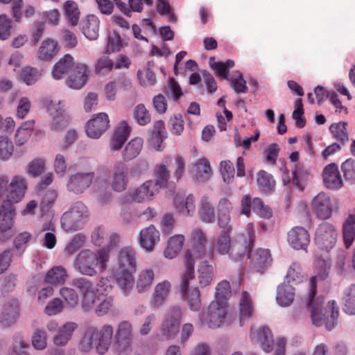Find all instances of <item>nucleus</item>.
Here are the masks:
<instances>
[{"instance_id":"4","label":"nucleus","mask_w":355,"mask_h":355,"mask_svg":"<svg viewBox=\"0 0 355 355\" xmlns=\"http://www.w3.org/2000/svg\"><path fill=\"white\" fill-rule=\"evenodd\" d=\"M109 260L110 254L106 248L97 251L85 249L78 254L73 265L80 274L92 277L104 272L107 268Z\"/></svg>"},{"instance_id":"13","label":"nucleus","mask_w":355,"mask_h":355,"mask_svg":"<svg viewBox=\"0 0 355 355\" xmlns=\"http://www.w3.org/2000/svg\"><path fill=\"white\" fill-rule=\"evenodd\" d=\"M182 316V309L180 306L170 307L160 327V333L163 338L170 340L178 335Z\"/></svg>"},{"instance_id":"17","label":"nucleus","mask_w":355,"mask_h":355,"mask_svg":"<svg viewBox=\"0 0 355 355\" xmlns=\"http://www.w3.org/2000/svg\"><path fill=\"white\" fill-rule=\"evenodd\" d=\"M241 214L250 217L251 210L263 218H270L272 212L270 208L265 205L259 198L252 199L250 195H245L241 200Z\"/></svg>"},{"instance_id":"63","label":"nucleus","mask_w":355,"mask_h":355,"mask_svg":"<svg viewBox=\"0 0 355 355\" xmlns=\"http://www.w3.org/2000/svg\"><path fill=\"white\" fill-rule=\"evenodd\" d=\"M31 341L35 349H44L47 346V336L46 332L44 330H35L33 334Z\"/></svg>"},{"instance_id":"22","label":"nucleus","mask_w":355,"mask_h":355,"mask_svg":"<svg viewBox=\"0 0 355 355\" xmlns=\"http://www.w3.org/2000/svg\"><path fill=\"white\" fill-rule=\"evenodd\" d=\"M159 191L156 183L151 180H147L139 187L129 192L131 199L136 202H144L153 199Z\"/></svg>"},{"instance_id":"56","label":"nucleus","mask_w":355,"mask_h":355,"mask_svg":"<svg viewBox=\"0 0 355 355\" xmlns=\"http://www.w3.org/2000/svg\"><path fill=\"white\" fill-rule=\"evenodd\" d=\"M59 293L67 306L73 308L78 304L79 297L74 289L64 286L60 289Z\"/></svg>"},{"instance_id":"48","label":"nucleus","mask_w":355,"mask_h":355,"mask_svg":"<svg viewBox=\"0 0 355 355\" xmlns=\"http://www.w3.org/2000/svg\"><path fill=\"white\" fill-rule=\"evenodd\" d=\"M309 173L302 164H295L293 171L292 183L300 190L304 189L305 183L308 180Z\"/></svg>"},{"instance_id":"23","label":"nucleus","mask_w":355,"mask_h":355,"mask_svg":"<svg viewBox=\"0 0 355 355\" xmlns=\"http://www.w3.org/2000/svg\"><path fill=\"white\" fill-rule=\"evenodd\" d=\"M251 250L249 251L250 252ZM250 259V266L256 272H263L272 263L270 252L267 249L259 248L250 254H246Z\"/></svg>"},{"instance_id":"14","label":"nucleus","mask_w":355,"mask_h":355,"mask_svg":"<svg viewBox=\"0 0 355 355\" xmlns=\"http://www.w3.org/2000/svg\"><path fill=\"white\" fill-rule=\"evenodd\" d=\"M78 328V324L74 322H67L62 325L55 320H51L46 324V329L49 332L54 333L53 343L58 347L67 345L72 338L74 331Z\"/></svg>"},{"instance_id":"53","label":"nucleus","mask_w":355,"mask_h":355,"mask_svg":"<svg viewBox=\"0 0 355 355\" xmlns=\"http://www.w3.org/2000/svg\"><path fill=\"white\" fill-rule=\"evenodd\" d=\"M342 299L344 311L350 315L355 314V284L344 291Z\"/></svg>"},{"instance_id":"21","label":"nucleus","mask_w":355,"mask_h":355,"mask_svg":"<svg viewBox=\"0 0 355 355\" xmlns=\"http://www.w3.org/2000/svg\"><path fill=\"white\" fill-rule=\"evenodd\" d=\"M94 178V173L93 172H78L72 174L67 184V189L77 194L82 193L90 187Z\"/></svg>"},{"instance_id":"51","label":"nucleus","mask_w":355,"mask_h":355,"mask_svg":"<svg viewBox=\"0 0 355 355\" xmlns=\"http://www.w3.org/2000/svg\"><path fill=\"white\" fill-rule=\"evenodd\" d=\"M209 64L213 70L215 71L216 74L227 80H230L229 70L234 67V62L232 60H227L225 62H216L215 58L211 57L209 58Z\"/></svg>"},{"instance_id":"36","label":"nucleus","mask_w":355,"mask_h":355,"mask_svg":"<svg viewBox=\"0 0 355 355\" xmlns=\"http://www.w3.org/2000/svg\"><path fill=\"white\" fill-rule=\"evenodd\" d=\"M74 65L73 58L67 54L60 58L53 66L51 71L52 77L55 80L62 78Z\"/></svg>"},{"instance_id":"40","label":"nucleus","mask_w":355,"mask_h":355,"mask_svg":"<svg viewBox=\"0 0 355 355\" xmlns=\"http://www.w3.org/2000/svg\"><path fill=\"white\" fill-rule=\"evenodd\" d=\"M58 42L53 39L44 40L39 48L38 58L42 60H51L58 52Z\"/></svg>"},{"instance_id":"20","label":"nucleus","mask_w":355,"mask_h":355,"mask_svg":"<svg viewBox=\"0 0 355 355\" xmlns=\"http://www.w3.org/2000/svg\"><path fill=\"white\" fill-rule=\"evenodd\" d=\"M129 182L128 168L122 162L114 163L111 172L110 186L116 192L126 189Z\"/></svg>"},{"instance_id":"43","label":"nucleus","mask_w":355,"mask_h":355,"mask_svg":"<svg viewBox=\"0 0 355 355\" xmlns=\"http://www.w3.org/2000/svg\"><path fill=\"white\" fill-rule=\"evenodd\" d=\"M193 173L196 179L200 182L209 180L212 175L209 161L205 157L200 158L194 165Z\"/></svg>"},{"instance_id":"6","label":"nucleus","mask_w":355,"mask_h":355,"mask_svg":"<svg viewBox=\"0 0 355 355\" xmlns=\"http://www.w3.org/2000/svg\"><path fill=\"white\" fill-rule=\"evenodd\" d=\"M199 319L202 325L215 329L230 325L234 317L228 311L227 302L213 300L200 314Z\"/></svg>"},{"instance_id":"59","label":"nucleus","mask_w":355,"mask_h":355,"mask_svg":"<svg viewBox=\"0 0 355 355\" xmlns=\"http://www.w3.org/2000/svg\"><path fill=\"white\" fill-rule=\"evenodd\" d=\"M64 10L66 16L73 26L78 24L79 21L80 12L78 5L73 1H67L64 5Z\"/></svg>"},{"instance_id":"37","label":"nucleus","mask_w":355,"mask_h":355,"mask_svg":"<svg viewBox=\"0 0 355 355\" xmlns=\"http://www.w3.org/2000/svg\"><path fill=\"white\" fill-rule=\"evenodd\" d=\"M68 277L69 275L64 267L55 266L48 270L44 280L51 285H62L67 282Z\"/></svg>"},{"instance_id":"27","label":"nucleus","mask_w":355,"mask_h":355,"mask_svg":"<svg viewBox=\"0 0 355 355\" xmlns=\"http://www.w3.org/2000/svg\"><path fill=\"white\" fill-rule=\"evenodd\" d=\"M250 338L252 342L258 343L266 352L272 349L273 339L270 329L267 327H261L258 329L251 328Z\"/></svg>"},{"instance_id":"61","label":"nucleus","mask_w":355,"mask_h":355,"mask_svg":"<svg viewBox=\"0 0 355 355\" xmlns=\"http://www.w3.org/2000/svg\"><path fill=\"white\" fill-rule=\"evenodd\" d=\"M231 295V287L227 281L223 280L216 287L215 299L217 301H226Z\"/></svg>"},{"instance_id":"34","label":"nucleus","mask_w":355,"mask_h":355,"mask_svg":"<svg viewBox=\"0 0 355 355\" xmlns=\"http://www.w3.org/2000/svg\"><path fill=\"white\" fill-rule=\"evenodd\" d=\"M198 215L199 219L205 223H213L216 220L215 208L208 196H202L199 202Z\"/></svg>"},{"instance_id":"5","label":"nucleus","mask_w":355,"mask_h":355,"mask_svg":"<svg viewBox=\"0 0 355 355\" xmlns=\"http://www.w3.org/2000/svg\"><path fill=\"white\" fill-rule=\"evenodd\" d=\"M113 333V327L110 324H103L100 329L88 326L80 343V347L83 351L87 352L95 347L99 354H105L112 343Z\"/></svg>"},{"instance_id":"28","label":"nucleus","mask_w":355,"mask_h":355,"mask_svg":"<svg viewBox=\"0 0 355 355\" xmlns=\"http://www.w3.org/2000/svg\"><path fill=\"white\" fill-rule=\"evenodd\" d=\"M288 242L295 250H305L310 243L308 231L302 227H295L288 232Z\"/></svg>"},{"instance_id":"3","label":"nucleus","mask_w":355,"mask_h":355,"mask_svg":"<svg viewBox=\"0 0 355 355\" xmlns=\"http://www.w3.org/2000/svg\"><path fill=\"white\" fill-rule=\"evenodd\" d=\"M137 266L135 250L130 246L121 248L117 252L111 272L117 286L125 295L130 294L134 287Z\"/></svg>"},{"instance_id":"57","label":"nucleus","mask_w":355,"mask_h":355,"mask_svg":"<svg viewBox=\"0 0 355 355\" xmlns=\"http://www.w3.org/2000/svg\"><path fill=\"white\" fill-rule=\"evenodd\" d=\"M133 117L140 125H146L148 124L151 120L148 110L142 103L138 104L134 108Z\"/></svg>"},{"instance_id":"31","label":"nucleus","mask_w":355,"mask_h":355,"mask_svg":"<svg viewBox=\"0 0 355 355\" xmlns=\"http://www.w3.org/2000/svg\"><path fill=\"white\" fill-rule=\"evenodd\" d=\"M325 186L331 189H338L343 186V180L338 166L331 163L326 166L322 173Z\"/></svg>"},{"instance_id":"26","label":"nucleus","mask_w":355,"mask_h":355,"mask_svg":"<svg viewBox=\"0 0 355 355\" xmlns=\"http://www.w3.org/2000/svg\"><path fill=\"white\" fill-rule=\"evenodd\" d=\"M19 315V303L15 299H10L3 306L0 313V324L3 327L14 324Z\"/></svg>"},{"instance_id":"32","label":"nucleus","mask_w":355,"mask_h":355,"mask_svg":"<svg viewBox=\"0 0 355 355\" xmlns=\"http://www.w3.org/2000/svg\"><path fill=\"white\" fill-rule=\"evenodd\" d=\"M171 290V284L168 280L157 283L151 295L150 304L153 307L162 306L168 299Z\"/></svg>"},{"instance_id":"45","label":"nucleus","mask_w":355,"mask_h":355,"mask_svg":"<svg viewBox=\"0 0 355 355\" xmlns=\"http://www.w3.org/2000/svg\"><path fill=\"white\" fill-rule=\"evenodd\" d=\"M155 274L151 269L142 270L138 275L136 282V288L141 293L148 291L154 280Z\"/></svg>"},{"instance_id":"47","label":"nucleus","mask_w":355,"mask_h":355,"mask_svg":"<svg viewBox=\"0 0 355 355\" xmlns=\"http://www.w3.org/2000/svg\"><path fill=\"white\" fill-rule=\"evenodd\" d=\"M343 240L345 246L349 248L355 238V214H349L343 226Z\"/></svg>"},{"instance_id":"8","label":"nucleus","mask_w":355,"mask_h":355,"mask_svg":"<svg viewBox=\"0 0 355 355\" xmlns=\"http://www.w3.org/2000/svg\"><path fill=\"white\" fill-rule=\"evenodd\" d=\"M191 248L184 254L185 269L194 270L195 261L202 258L206 254L207 238L200 228H194L190 234Z\"/></svg>"},{"instance_id":"1","label":"nucleus","mask_w":355,"mask_h":355,"mask_svg":"<svg viewBox=\"0 0 355 355\" xmlns=\"http://www.w3.org/2000/svg\"><path fill=\"white\" fill-rule=\"evenodd\" d=\"M315 266V275L310 279L309 295L306 299L305 305L309 306L313 303L311 319L313 325L320 327L324 324L327 330H331L334 327L338 317V306L334 301L329 302L325 307L323 306V302L321 300L317 299L315 302L313 301L316 292V282L327 278L331 263L329 259L319 258L316 260Z\"/></svg>"},{"instance_id":"19","label":"nucleus","mask_w":355,"mask_h":355,"mask_svg":"<svg viewBox=\"0 0 355 355\" xmlns=\"http://www.w3.org/2000/svg\"><path fill=\"white\" fill-rule=\"evenodd\" d=\"M110 126L108 115L105 112H100L93 115L85 125L87 135L92 139H98Z\"/></svg>"},{"instance_id":"49","label":"nucleus","mask_w":355,"mask_h":355,"mask_svg":"<svg viewBox=\"0 0 355 355\" xmlns=\"http://www.w3.org/2000/svg\"><path fill=\"white\" fill-rule=\"evenodd\" d=\"M100 20L94 15H88L83 27V33L90 40H96L98 37Z\"/></svg>"},{"instance_id":"15","label":"nucleus","mask_w":355,"mask_h":355,"mask_svg":"<svg viewBox=\"0 0 355 355\" xmlns=\"http://www.w3.org/2000/svg\"><path fill=\"white\" fill-rule=\"evenodd\" d=\"M47 112L51 116L49 126L52 131H59L68 125L70 118L62 101H51L47 105Z\"/></svg>"},{"instance_id":"38","label":"nucleus","mask_w":355,"mask_h":355,"mask_svg":"<svg viewBox=\"0 0 355 355\" xmlns=\"http://www.w3.org/2000/svg\"><path fill=\"white\" fill-rule=\"evenodd\" d=\"M295 296V290L291 285L284 283L278 286L276 300L279 306L282 307L290 306L293 302Z\"/></svg>"},{"instance_id":"16","label":"nucleus","mask_w":355,"mask_h":355,"mask_svg":"<svg viewBox=\"0 0 355 355\" xmlns=\"http://www.w3.org/2000/svg\"><path fill=\"white\" fill-rule=\"evenodd\" d=\"M73 285L80 292L82 296V307L88 311L94 307L98 293L96 286L85 278H78L73 281Z\"/></svg>"},{"instance_id":"60","label":"nucleus","mask_w":355,"mask_h":355,"mask_svg":"<svg viewBox=\"0 0 355 355\" xmlns=\"http://www.w3.org/2000/svg\"><path fill=\"white\" fill-rule=\"evenodd\" d=\"M31 239L32 235L28 232H23L17 234L14 239V250L21 255L25 251Z\"/></svg>"},{"instance_id":"2","label":"nucleus","mask_w":355,"mask_h":355,"mask_svg":"<svg viewBox=\"0 0 355 355\" xmlns=\"http://www.w3.org/2000/svg\"><path fill=\"white\" fill-rule=\"evenodd\" d=\"M223 229L213 243L212 253L220 255L227 254L234 260L241 259L248 254L253 247L255 239V232L252 223L248 225L246 236L239 234L233 240L231 238L232 227L228 226L227 228Z\"/></svg>"},{"instance_id":"41","label":"nucleus","mask_w":355,"mask_h":355,"mask_svg":"<svg viewBox=\"0 0 355 355\" xmlns=\"http://www.w3.org/2000/svg\"><path fill=\"white\" fill-rule=\"evenodd\" d=\"M14 215L11 204H3L0 207V232H4L11 229Z\"/></svg>"},{"instance_id":"9","label":"nucleus","mask_w":355,"mask_h":355,"mask_svg":"<svg viewBox=\"0 0 355 355\" xmlns=\"http://www.w3.org/2000/svg\"><path fill=\"white\" fill-rule=\"evenodd\" d=\"M89 216V211L87 206L82 202H76L71 205L70 210L62 215V226L67 232L76 231L82 227Z\"/></svg>"},{"instance_id":"10","label":"nucleus","mask_w":355,"mask_h":355,"mask_svg":"<svg viewBox=\"0 0 355 355\" xmlns=\"http://www.w3.org/2000/svg\"><path fill=\"white\" fill-rule=\"evenodd\" d=\"M194 270L185 269L182 277L180 290L182 297L187 302L189 308L193 311H198L201 308L200 293L197 287L189 288V281L194 279Z\"/></svg>"},{"instance_id":"44","label":"nucleus","mask_w":355,"mask_h":355,"mask_svg":"<svg viewBox=\"0 0 355 355\" xmlns=\"http://www.w3.org/2000/svg\"><path fill=\"white\" fill-rule=\"evenodd\" d=\"M34 128V122L27 121L21 123L15 134V142L17 146L25 144L31 137Z\"/></svg>"},{"instance_id":"18","label":"nucleus","mask_w":355,"mask_h":355,"mask_svg":"<svg viewBox=\"0 0 355 355\" xmlns=\"http://www.w3.org/2000/svg\"><path fill=\"white\" fill-rule=\"evenodd\" d=\"M310 209L317 218L328 219L332 215L334 204L327 193L320 192L311 200Z\"/></svg>"},{"instance_id":"33","label":"nucleus","mask_w":355,"mask_h":355,"mask_svg":"<svg viewBox=\"0 0 355 355\" xmlns=\"http://www.w3.org/2000/svg\"><path fill=\"white\" fill-rule=\"evenodd\" d=\"M171 161V158L166 157L155 167L154 179L150 180L156 183V186L159 190L166 186L170 176L168 168Z\"/></svg>"},{"instance_id":"12","label":"nucleus","mask_w":355,"mask_h":355,"mask_svg":"<svg viewBox=\"0 0 355 355\" xmlns=\"http://www.w3.org/2000/svg\"><path fill=\"white\" fill-rule=\"evenodd\" d=\"M338 239V231L335 226L329 222H322L317 227L314 241L316 246L329 252L335 246Z\"/></svg>"},{"instance_id":"50","label":"nucleus","mask_w":355,"mask_h":355,"mask_svg":"<svg viewBox=\"0 0 355 355\" xmlns=\"http://www.w3.org/2000/svg\"><path fill=\"white\" fill-rule=\"evenodd\" d=\"M198 282L202 288L209 286L214 276V269L212 265L202 262L198 270Z\"/></svg>"},{"instance_id":"46","label":"nucleus","mask_w":355,"mask_h":355,"mask_svg":"<svg viewBox=\"0 0 355 355\" xmlns=\"http://www.w3.org/2000/svg\"><path fill=\"white\" fill-rule=\"evenodd\" d=\"M257 183L259 190L263 193H269L275 187V181L273 177L265 171H261L258 173Z\"/></svg>"},{"instance_id":"64","label":"nucleus","mask_w":355,"mask_h":355,"mask_svg":"<svg viewBox=\"0 0 355 355\" xmlns=\"http://www.w3.org/2000/svg\"><path fill=\"white\" fill-rule=\"evenodd\" d=\"M29 345L20 338H15L9 355H30L28 350Z\"/></svg>"},{"instance_id":"7","label":"nucleus","mask_w":355,"mask_h":355,"mask_svg":"<svg viewBox=\"0 0 355 355\" xmlns=\"http://www.w3.org/2000/svg\"><path fill=\"white\" fill-rule=\"evenodd\" d=\"M28 189L26 178L15 175L11 180L6 175H0V202L5 204L18 203L24 198Z\"/></svg>"},{"instance_id":"54","label":"nucleus","mask_w":355,"mask_h":355,"mask_svg":"<svg viewBox=\"0 0 355 355\" xmlns=\"http://www.w3.org/2000/svg\"><path fill=\"white\" fill-rule=\"evenodd\" d=\"M46 168V162L42 158H35L28 163L25 172L33 178L39 177Z\"/></svg>"},{"instance_id":"35","label":"nucleus","mask_w":355,"mask_h":355,"mask_svg":"<svg viewBox=\"0 0 355 355\" xmlns=\"http://www.w3.org/2000/svg\"><path fill=\"white\" fill-rule=\"evenodd\" d=\"M232 209V204L229 199L226 198L220 199L217 207V219L220 228H227V227L231 226L230 225V213Z\"/></svg>"},{"instance_id":"25","label":"nucleus","mask_w":355,"mask_h":355,"mask_svg":"<svg viewBox=\"0 0 355 355\" xmlns=\"http://www.w3.org/2000/svg\"><path fill=\"white\" fill-rule=\"evenodd\" d=\"M173 206L176 211L183 216L192 217L196 212V198L192 194L184 196L177 193L173 198Z\"/></svg>"},{"instance_id":"62","label":"nucleus","mask_w":355,"mask_h":355,"mask_svg":"<svg viewBox=\"0 0 355 355\" xmlns=\"http://www.w3.org/2000/svg\"><path fill=\"white\" fill-rule=\"evenodd\" d=\"M42 73L36 68L26 67L21 71V78L24 83L31 85L34 84L40 78Z\"/></svg>"},{"instance_id":"29","label":"nucleus","mask_w":355,"mask_h":355,"mask_svg":"<svg viewBox=\"0 0 355 355\" xmlns=\"http://www.w3.org/2000/svg\"><path fill=\"white\" fill-rule=\"evenodd\" d=\"M159 240V232L153 225L142 229L138 236L140 246L147 252L153 251Z\"/></svg>"},{"instance_id":"30","label":"nucleus","mask_w":355,"mask_h":355,"mask_svg":"<svg viewBox=\"0 0 355 355\" xmlns=\"http://www.w3.org/2000/svg\"><path fill=\"white\" fill-rule=\"evenodd\" d=\"M239 312L240 326H243L245 322L251 320L254 316V303L250 295L246 291H243L241 293Z\"/></svg>"},{"instance_id":"55","label":"nucleus","mask_w":355,"mask_h":355,"mask_svg":"<svg viewBox=\"0 0 355 355\" xmlns=\"http://www.w3.org/2000/svg\"><path fill=\"white\" fill-rule=\"evenodd\" d=\"M329 131L333 137L339 141L343 145L345 144L349 141L346 123L339 122L332 123L329 127Z\"/></svg>"},{"instance_id":"58","label":"nucleus","mask_w":355,"mask_h":355,"mask_svg":"<svg viewBox=\"0 0 355 355\" xmlns=\"http://www.w3.org/2000/svg\"><path fill=\"white\" fill-rule=\"evenodd\" d=\"M86 241V237L83 234H76L66 245L64 248V254L67 256H71L79 249L84 246Z\"/></svg>"},{"instance_id":"11","label":"nucleus","mask_w":355,"mask_h":355,"mask_svg":"<svg viewBox=\"0 0 355 355\" xmlns=\"http://www.w3.org/2000/svg\"><path fill=\"white\" fill-rule=\"evenodd\" d=\"M133 326L128 320L120 322L114 334L115 352L119 355H128L132 351Z\"/></svg>"},{"instance_id":"42","label":"nucleus","mask_w":355,"mask_h":355,"mask_svg":"<svg viewBox=\"0 0 355 355\" xmlns=\"http://www.w3.org/2000/svg\"><path fill=\"white\" fill-rule=\"evenodd\" d=\"M144 140L141 137L131 139L125 146L122 153L123 159L125 161H130L136 158L143 148Z\"/></svg>"},{"instance_id":"24","label":"nucleus","mask_w":355,"mask_h":355,"mask_svg":"<svg viewBox=\"0 0 355 355\" xmlns=\"http://www.w3.org/2000/svg\"><path fill=\"white\" fill-rule=\"evenodd\" d=\"M69 76L65 80L66 85L74 89L82 88L88 79V69L86 64L77 63L73 65Z\"/></svg>"},{"instance_id":"39","label":"nucleus","mask_w":355,"mask_h":355,"mask_svg":"<svg viewBox=\"0 0 355 355\" xmlns=\"http://www.w3.org/2000/svg\"><path fill=\"white\" fill-rule=\"evenodd\" d=\"M184 241L185 238L182 234H175L170 237L164 252V257L168 259L175 258L181 252Z\"/></svg>"},{"instance_id":"52","label":"nucleus","mask_w":355,"mask_h":355,"mask_svg":"<svg viewBox=\"0 0 355 355\" xmlns=\"http://www.w3.org/2000/svg\"><path fill=\"white\" fill-rule=\"evenodd\" d=\"M14 150V144L10 137L7 135H0V160H9L12 157Z\"/></svg>"}]
</instances>
